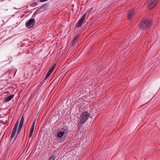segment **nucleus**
<instances>
[{
	"mask_svg": "<svg viewBox=\"0 0 160 160\" xmlns=\"http://www.w3.org/2000/svg\"><path fill=\"white\" fill-rule=\"evenodd\" d=\"M24 121V118L23 116H22L21 118L20 123H19V126H18V127L19 128L22 129V127Z\"/></svg>",
	"mask_w": 160,
	"mask_h": 160,
	"instance_id": "10",
	"label": "nucleus"
},
{
	"mask_svg": "<svg viewBox=\"0 0 160 160\" xmlns=\"http://www.w3.org/2000/svg\"><path fill=\"white\" fill-rule=\"evenodd\" d=\"M18 121H17L16 122L14 127L12 130V132L11 135V140H13V141H15L17 137V136L18 134L21 129V128H20V129H19V127H18Z\"/></svg>",
	"mask_w": 160,
	"mask_h": 160,
	"instance_id": "2",
	"label": "nucleus"
},
{
	"mask_svg": "<svg viewBox=\"0 0 160 160\" xmlns=\"http://www.w3.org/2000/svg\"><path fill=\"white\" fill-rule=\"evenodd\" d=\"M35 125V122L32 123V125L29 130V134L28 141H31L32 139V136L33 132L34 130Z\"/></svg>",
	"mask_w": 160,
	"mask_h": 160,
	"instance_id": "6",
	"label": "nucleus"
},
{
	"mask_svg": "<svg viewBox=\"0 0 160 160\" xmlns=\"http://www.w3.org/2000/svg\"><path fill=\"white\" fill-rule=\"evenodd\" d=\"M86 14H84L81 18L78 21V22L76 24V27L77 28H79L81 26L82 24V22L85 19L86 16Z\"/></svg>",
	"mask_w": 160,
	"mask_h": 160,
	"instance_id": "7",
	"label": "nucleus"
},
{
	"mask_svg": "<svg viewBox=\"0 0 160 160\" xmlns=\"http://www.w3.org/2000/svg\"><path fill=\"white\" fill-rule=\"evenodd\" d=\"M89 117V113L87 111H84L81 114L79 118V123L82 124L84 123L87 121Z\"/></svg>",
	"mask_w": 160,
	"mask_h": 160,
	"instance_id": "3",
	"label": "nucleus"
},
{
	"mask_svg": "<svg viewBox=\"0 0 160 160\" xmlns=\"http://www.w3.org/2000/svg\"><path fill=\"white\" fill-rule=\"evenodd\" d=\"M49 71V72H51V73L52 72V71H51V70H50L49 69V71Z\"/></svg>",
	"mask_w": 160,
	"mask_h": 160,
	"instance_id": "17",
	"label": "nucleus"
},
{
	"mask_svg": "<svg viewBox=\"0 0 160 160\" xmlns=\"http://www.w3.org/2000/svg\"><path fill=\"white\" fill-rule=\"evenodd\" d=\"M35 23V20L33 18L30 19L27 21L25 23V26L28 28H32Z\"/></svg>",
	"mask_w": 160,
	"mask_h": 160,
	"instance_id": "5",
	"label": "nucleus"
},
{
	"mask_svg": "<svg viewBox=\"0 0 160 160\" xmlns=\"http://www.w3.org/2000/svg\"><path fill=\"white\" fill-rule=\"evenodd\" d=\"M79 36V35H78L74 38L72 41V47H73L75 45L78 40V39Z\"/></svg>",
	"mask_w": 160,
	"mask_h": 160,
	"instance_id": "9",
	"label": "nucleus"
},
{
	"mask_svg": "<svg viewBox=\"0 0 160 160\" xmlns=\"http://www.w3.org/2000/svg\"><path fill=\"white\" fill-rule=\"evenodd\" d=\"M152 24L151 19H143L140 26V28L142 30L149 28Z\"/></svg>",
	"mask_w": 160,
	"mask_h": 160,
	"instance_id": "1",
	"label": "nucleus"
},
{
	"mask_svg": "<svg viewBox=\"0 0 160 160\" xmlns=\"http://www.w3.org/2000/svg\"><path fill=\"white\" fill-rule=\"evenodd\" d=\"M48 77H47V75L45 77V79H47Z\"/></svg>",
	"mask_w": 160,
	"mask_h": 160,
	"instance_id": "18",
	"label": "nucleus"
},
{
	"mask_svg": "<svg viewBox=\"0 0 160 160\" xmlns=\"http://www.w3.org/2000/svg\"><path fill=\"white\" fill-rule=\"evenodd\" d=\"M51 74V73L48 71L47 74V77H48Z\"/></svg>",
	"mask_w": 160,
	"mask_h": 160,
	"instance_id": "16",
	"label": "nucleus"
},
{
	"mask_svg": "<svg viewBox=\"0 0 160 160\" xmlns=\"http://www.w3.org/2000/svg\"><path fill=\"white\" fill-rule=\"evenodd\" d=\"M37 5V4L36 2H34L33 3H32L30 5V7H34L36 6Z\"/></svg>",
	"mask_w": 160,
	"mask_h": 160,
	"instance_id": "15",
	"label": "nucleus"
},
{
	"mask_svg": "<svg viewBox=\"0 0 160 160\" xmlns=\"http://www.w3.org/2000/svg\"><path fill=\"white\" fill-rule=\"evenodd\" d=\"M159 0H148L147 6L150 9H152L157 4V2Z\"/></svg>",
	"mask_w": 160,
	"mask_h": 160,
	"instance_id": "4",
	"label": "nucleus"
},
{
	"mask_svg": "<svg viewBox=\"0 0 160 160\" xmlns=\"http://www.w3.org/2000/svg\"><path fill=\"white\" fill-rule=\"evenodd\" d=\"M55 66L56 64H52L50 68H49V69L51 70V71H53L55 67Z\"/></svg>",
	"mask_w": 160,
	"mask_h": 160,
	"instance_id": "13",
	"label": "nucleus"
},
{
	"mask_svg": "<svg viewBox=\"0 0 160 160\" xmlns=\"http://www.w3.org/2000/svg\"><path fill=\"white\" fill-rule=\"evenodd\" d=\"M134 15V11L132 10H130L127 15L128 19H131Z\"/></svg>",
	"mask_w": 160,
	"mask_h": 160,
	"instance_id": "8",
	"label": "nucleus"
},
{
	"mask_svg": "<svg viewBox=\"0 0 160 160\" xmlns=\"http://www.w3.org/2000/svg\"><path fill=\"white\" fill-rule=\"evenodd\" d=\"M14 95L12 94L7 97L5 100V102H8L10 101L14 97Z\"/></svg>",
	"mask_w": 160,
	"mask_h": 160,
	"instance_id": "11",
	"label": "nucleus"
},
{
	"mask_svg": "<svg viewBox=\"0 0 160 160\" xmlns=\"http://www.w3.org/2000/svg\"><path fill=\"white\" fill-rule=\"evenodd\" d=\"M55 157L53 155H52L50 156L48 160H55Z\"/></svg>",
	"mask_w": 160,
	"mask_h": 160,
	"instance_id": "14",
	"label": "nucleus"
},
{
	"mask_svg": "<svg viewBox=\"0 0 160 160\" xmlns=\"http://www.w3.org/2000/svg\"><path fill=\"white\" fill-rule=\"evenodd\" d=\"M64 133L63 131H61L57 133V136L59 138H61Z\"/></svg>",
	"mask_w": 160,
	"mask_h": 160,
	"instance_id": "12",
	"label": "nucleus"
}]
</instances>
